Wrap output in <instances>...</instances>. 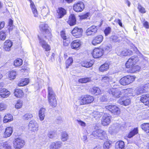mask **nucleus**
Listing matches in <instances>:
<instances>
[{
    "label": "nucleus",
    "instance_id": "obj_1",
    "mask_svg": "<svg viewBox=\"0 0 149 149\" xmlns=\"http://www.w3.org/2000/svg\"><path fill=\"white\" fill-rule=\"evenodd\" d=\"M40 29L42 30L43 33L41 34L40 36H38L39 40V44L45 51L48 52L50 50V46L45 41L44 39L48 37H50L51 36L50 31L48 25L44 23H41L39 26Z\"/></svg>",
    "mask_w": 149,
    "mask_h": 149
},
{
    "label": "nucleus",
    "instance_id": "obj_2",
    "mask_svg": "<svg viewBox=\"0 0 149 149\" xmlns=\"http://www.w3.org/2000/svg\"><path fill=\"white\" fill-rule=\"evenodd\" d=\"M135 76L127 75L121 78L120 80V83L123 85H126L132 83L135 81Z\"/></svg>",
    "mask_w": 149,
    "mask_h": 149
},
{
    "label": "nucleus",
    "instance_id": "obj_3",
    "mask_svg": "<svg viewBox=\"0 0 149 149\" xmlns=\"http://www.w3.org/2000/svg\"><path fill=\"white\" fill-rule=\"evenodd\" d=\"M94 100L93 96L86 95L81 97L80 100L81 105H86L91 104Z\"/></svg>",
    "mask_w": 149,
    "mask_h": 149
},
{
    "label": "nucleus",
    "instance_id": "obj_4",
    "mask_svg": "<svg viewBox=\"0 0 149 149\" xmlns=\"http://www.w3.org/2000/svg\"><path fill=\"white\" fill-rule=\"evenodd\" d=\"M139 61V58L137 56H132L127 61L125 64V66L127 68H133Z\"/></svg>",
    "mask_w": 149,
    "mask_h": 149
},
{
    "label": "nucleus",
    "instance_id": "obj_5",
    "mask_svg": "<svg viewBox=\"0 0 149 149\" xmlns=\"http://www.w3.org/2000/svg\"><path fill=\"white\" fill-rule=\"evenodd\" d=\"M105 108L114 115H118L120 113V109L116 105L112 104L106 106Z\"/></svg>",
    "mask_w": 149,
    "mask_h": 149
},
{
    "label": "nucleus",
    "instance_id": "obj_6",
    "mask_svg": "<svg viewBox=\"0 0 149 149\" xmlns=\"http://www.w3.org/2000/svg\"><path fill=\"white\" fill-rule=\"evenodd\" d=\"M124 91V90L120 91L118 88H113L109 89L108 92L109 94H111L114 97L118 98L122 95Z\"/></svg>",
    "mask_w": 149,
    "mask_h": 149
},
{
    "label": "nucleus",
    "instance_id": "obj_7",
    "mask_svg": "<svg viewBox=\"0 0 149 149\" xmlns=\"http://www.w3.org/2000/svg\"><path fill=\"white\" fill-rule=\"evenodd\" d=\"M148 84H146L144 85H142L138 87L134 91V93H132L134 95H139L141 93H143L147 91V89Z\"/></svg>",
    "mask_w": 149,
    "mask_h": 149
},
{
    "label": "nucleus",
    "instance_id": "obj_8",
    "mask_svg": "<svg viewBox=\"0 0 149 149\" xmlns=\"http://www.w3.org/2000/svg\"><path fill=\"white\" fill-rule=\"evenodd\" d=\"M14 147L16 148L21 149L23 148L25 144L24 141L22 139L17 138L14 142Z\"/></svg>",
    "mask_w": 149,
    "mask_h": 149
},
{
    "label": "nucleus",
    "instance_id": "obj_9",
    "mask_svg": "<svg viewBox=\"0 0 149 149\" xmlns=\"http://www.w3.org/2000/svg\"><path fill=\"white\" fill-rule=\"evenodd\" d=\"M104 53V50L101 48H96L94 49L92 53L93 57L94 58H98L102 56Z\"/></svg>",
    "mask_w": 149,
    "mask_h": 149
},
{
    "label": "nucleus",
    "instance_id": "obj_10",
    "mask_svg": "<svg viewBox=\"0 0 149 149\" xmlns=\"http://www.w3.org/2000/svg\"><path fill=\"white\" fill-rule=\"evenodd\" d=\"M111 116L109 114L104 113L103 115L102 120V125L107 126L110 123Z\"/></svg>",
    "mask_w": 149,
    "mask_h": 149
},
{
    "label": "nucleus",
    "instance_id": "obj_11",
    "mask_svg": "<svg viewBox=\"0 0 149 149\" xmlns=\"http://www.w3.org/2000/svg\"><path fill=\"white\" fill-rule=\"evenodd\" d=\"M29 130L32 132H35L38 130V126L37 123L35 120L30 121L29 124Z\"/></svg>",
    "mask_w": 149,
    "mask_h": 149
},
{
    "label": "nucleus",
    "instance_id": "obj_12",
    "mask_svg": "<svg viewBox=\"0 0 149 149\" xmlns=\"http://www.w3.org/2000/svg\"><path fill=\"white\" fill-rule=\"evenodd\" d=\"M83 30L81 28H79L76 27L72 30V33L76 38H79L81 37L82 34Z\"/></svg>",
    "mask_w": 149,
    "mask_h": 149
},
{
    "label": "nucleus",
    "instance_id": "obj_13",
    "mask_svg": "<svg viewBox=\"0 0 149 149\" xmlns=\"http://www.w3.org/2000/svg\"><path fill=\"white\" fill-rule=\"evenodd\" d=\"M84 8V4L81 2L74 4L73 6V9L77 12L82 11Z\"/></svg>",
    "mask_w": 149,
    "mask_h": 149
},
{
    "label": "nucleus",
    "instance_id": "obj_14",
    "mask_svg": "<svg viewBox=\"0 0 149 149\" xmlns=\"http://www.w3.org/2000/svg\"><path fill=\"white\" fill-rule=\"evenodd\" d=\"M140 101L145 105L149 107V94L143 95L141 97Z\"/></svg>",
    "mask_w": 149,
    "mask_h": 149
},
{
    "label": "nucleus",
    "instance_id": "obj_15",
    "mask_svg": "<svg viewBox=\"0 0 149 149\" xmlns=\"http://www.w3.org/2000/svg\"><path fill=\"white\" fill-rule=\"evenodd\" d=\"M97 31V27L95 26H92L89 28L86 31V33L87 36L93 35Z\"/></svg>",
    "mask_w": 149,
    "mask_h": 149
},
{
    "label": "nucleus",
    "instance_id": "obj_16",
    "mask_svg": "<svg viewBox=\"0 0 149 149\" xmlns=\"http://www.w3.org/2000/svg\"><path fill=\"white\" fill-rule=\"evenodd\" d=\"M62 145V143L60 141H56L51 143L49 146V149H59Z\"/></svg>",
    "mask_w": 149,
    "mask_h": 149
},
{
    "label": "nucleus",
    "instance_id": "obj_17",
    "mask_svg": "<svg viewBox=\"0 0 149 149\" xmlns=\"http://www.w3.org/2000/svg\"><path fill=\"white\" fill-rule=\"evenodd\" d=\"M103 37L102 35H99L95 37L92 41V44L96 45L100 43L102 41Z\"/></svg>",
    "mask_w": 149,
    "mask_h": 149
},
{
    "label": "nucleus",
    "instance_id": "obj_18",
    "mask_svg": "<svg viewBox=\"0 0 149 149\" xmlns=\"http://www.w3.org/2000/svg\"><path fill=\"white\" fill-rule=\"evenodd\" d=\"M10 94V92L5 88H2L0 91V96L3 98L8 97Z\"/></svg>",
    "mask_w": 149,
    "mask_h": 149
},
{
    "label": "nucleus",
    "instance_id": "obj_19",
    "mask_svg": "<svg viewBox=\"0 0 149 149\" xmlns=\"http://www.w3.org/2000/svg\"><path fill=\"white\" fill-rule=\"evenodd\" d=\"M48 98L49 104L52 107H56L57 104L56 96Z\"/></svg>",
    "mask_w": 149,
    "mask_h": 149
},
{
    "label": "nucleus",
    "instance_id": "obj_20",
    "mask_svg": "<svg viewBox=\"0 0 149 149\" xmlns=\"http://www.w3.org/2000/svg\"><path fill=\"white\" fill-rule=\"evenodd\" d=\"M81 42L79 40H75L72 42L71 44V48L74 49H79L81 46Z\"/></svg>",
    "mask_w": 149,
    "mask_h": 149
},
{
    "label": "nucleus",
    "instance_id": "obj_21",
    "mask_svg": "<svg viewBox=\"0 0 149 149\" xmlns=\"http://www.w3.org/2000/svg\"><path fill=\"white\" fill-rule=\"evenodd\" d=\"M57 13L58 14V18H61L65 15L66 11L64 8H60L57 10Z\"/></svg>",
    "mask_w": 149,
    "mask_h": 149
},
{
    "label": "nucleus",
    "instance_id": "obj_22",
    "mask_svg": "<svg viewBox=\"0 0 149 149\" xmlns=\"http://www.w3.org/2000/svg\"><path fill=\"white\" fill-rule=\"evenodd\" d=\"M68 22L71 26H73L76 24V19L74 15L71 14L70 16Z\"/></svg>",
    "mask_w": 149,
    "mask_h": 149
},
{
    "label": "nucleus",
    "instance_id": "obj_23",
    "mask_svg": "<svg viewBox=\"0 0 149 149\" xmlns=\"http://www.w3.org/2000/svg\"><path fill=\"white\" fill-rule=\"evenodd\" d=\"M12 45V42L9 40H7L4 42V48L6 51H8Z\"/></svg>",
    "mask_w": 149,
    "mask_h": 149
},
{
    "label": "nucleus",
    "instance_id": "obj_24",
    "mask_svg": "<svg viewBox=\"0 0 149 149\" xmlns=\"http://www.w3.org/2000/svg\"><path fill=\"white\" fill-rule=\"evenodd\" d=\"M13 132V129L11 127H7L5 130L4 132V137L5 138H7L10 136L11 135Z\"/></svg>",
    "mask_w": 149,
    "mask_h": 149
},
{
    "label": "nucleus",
    "instance_id": "obj_25",
    "mask_svg": "<svg viewBox=\"0 0 149 149\" xmlns=\"http://www.w3.org/2000/svg\"><path fill=\"white\" fill-rule=\"evenodd\" d=\"M30 7L34 17H37L38 16L37 11L35 5L32 1H31Z\"/></svg>",
    "mask_w": 149,
    "mask_h": 149
},
{
    "label": "nucleus",
    "instance_id": "obj_26",
    "mask_svg": "<svg viewBox=\"0 0 149 149\" xmlns=\"http://www.w3.org/2000/svg\"><path fill=\"white\" fill-rule=\"evenodd\" d=\"M124 145L123 141H117L116 144L115 149H124Z\"/></svg>",
    "mask_w": 149,
    "mask_h": 149
},
{
    "label": "nucleus",
    "instance_id": "obj_27",
    "mask_svg": "<svg viewBox=\"0 0 149 149\" xmlns=\"http://www.w3.org/2000/svg\"><path fill=\"white\" fill-rule=\"evenodd\" d=\"M118 103L121 105H123L124 106H126L128 105L130 103V100L128 98L126 100H125L123 98V100H120L118 102Z\"/></svg>",
    "mask_w": 149,
    "mask_h": 149
},
{
    "label": "nucleus",
    "instance_id": "obj_28",
    "mask_svg": "<svg viewBox=\"0 0 149 149\" xmlns=\"http://www.w3.org/2000/svg\"><path fill=\"white\" fill-rule=\"evenodd\" d=\"M13 120L12 115L10 114H7L4 117L3 122L4 123L10 122Z\"/></svg>",
    "mask_w": 149,
    "mask_h": 149
},
{
    "label": "nucleus",
    "instance_id": "obj_29",
    "mask_svg": "<svg viewBox=\"0 0 149 149\" xmlns=\"http://www.w3.org/2000/svg\"><path fill=\"white\" fill-rule=\"evenodd\" d=\"M93 64L92 61L88 62L87 61H84L81 62V65L86 68H90L92 66Z\"/></svg>",
    "mask_w": 149,
    "mask_h": 149
},
{
    "label": "nucleus",
    "instance_id": "obj_30",
    "mask_svg": "<svg viewBox=\"0 0 149 149\" xmlns=\"http://www.w3.org/2000/svg\"><path fill=\"white\" fill-rule=\"evenodd\" d=\"M91 92L93 94H96V95L100 94L101 91L100 89L97 87H93L90 89Z\"/></svg>",
    "mask_w": 149,
    "mask_h": 149
},
{
    "label": "nucleus",
    "instance_id": "obj_31",
    "mask_svg": "<svg viewBox=\"0 0 149 149\" xmlns=\"http://www.w3.org/2000/svg\"><path fill=\"white\" fill-rule=\"evenodd\" d=\"M29 82V80L28 79H23L18 83V85L19 86H23L27 85Z\"/></svg>",
    "mask_w": 149,
    "mask_h": 149
},
{
    "label": "nucleus",
    "instance_id": "obj_32",
    "mask_svg": "<svg viewBox=\"0 0 149 149\" xmlns=\"http://www.w3.org/2000/svg\"><path fill=\"white\" fill-rule=\"evenodd\" d=\"M119 129L120 127L118 125L114 124L109 128V132L111 133V130H112V132H117L119 130Z\"/></svg>",
    "mask_w": 149,
    "mask_h": 149
},
{
    "label": "nucleus",
    "instance_id": "obj_33",
    "mask_svg": "<svg viewBox=\"0 0 149 149\" xmlns=\"http://www.w3.org/2000/svg\"><path fill=\"white\" fill-rule=\"evenodd\" d=\"M14 94L15 96L17 97H21L24 95V93L22 90L19 89L15 90Z\"/></svg>",
    "mask_w": 149,
    "mask_h": 149
},
{
    "label": "nucleus",
    "instance_id": "obj_34",
    "mask_svg": "<svg viewBox=\"0 0 149 149\" xmlns=\"http://www.w3.org/2000/svg\"><path fill=\"white\" fill-rule=\"evenodd\" d=\"M109 67V64L107 63H105L100 66L99 70L100 71L103 72L107 71Z\"/></svg>",
    "mask_w": 149,
    "mask_h": 149
},
{
    "label": "nucleus",
    "instance_id": "obj_35",
    "mask_svg": "<svg viewBox=\"0 0 149 149\" xmlns=\"http://www.w3.org/2000/svg\"><path fill=\"white\" fill-rule=\"evenodd\" d=\"M17 75L16 71L14 70H12L9 72L8 77L10 80L14 79L15 77Z\"/></svg>",
    "mask_w": 149,
    "mask_h": 149
},
{
    "label": "nucleus",
    "instance_id": "obj_36",
    "mask_svg": "<svg viewBox=\"0 0 149 149\" xmlns=\"http://www.w3.org/2000/svg\"><path fill=\"white\" fill-rule=\"evenodd\" d=\"M55 96H56V95L52 87H48V97H51Z\"/></svg>",
    "mask_w": 149,
    "mask_h": 149
},
{
    "label": "nucleus",
    "instance_id": "obj_37",
    "mask_svg": "<svg viewBox=\"0 0 149 149\" xmlns=\"http://www.w3.org/2000/svg\"><path fill=\"white\" fill-rule=\"evenodd\" d=\"M117 54L118 55H120V56H125L130 55V54L127 50L126 49H125L123 50H122L121 52H118Z\"/></svg>",
    "mask_w": 149,
    "mask_h": 149
},
{
    "label": "nucleus",
    "instance_id": "obj_38",
    "mask_svg": "<svg viewBox=\"0 0 149 149\" xmlns=\"http://www.w3.org/2000/svg\"><path fill=\"white\" fill-rule=\"evenodd\" d=\"M138 133V130L137 129V128H134V130L130 132L128 135V137L129 138H131L135 134H136Z\"/></svg>",
    "mask_w": 149,
    "mask_h": 149
},
{
    "label": "nucleus",
    "instance_id": "obj_39",
    "mask_svg": "<svg viewBox=\"0 0 149 149\" xmlns=\"http://www.w3.org/2000/svg\"><path fill=\"white\" fill-rule=\"evenodd\" d=\"M91 81V78L89 77H85L80 79L78 81L79 82L81 83H85L90 82Z\"/></svg>",
    "mask_w": 149,
    "mask_h": 149
},
{
    "label": "nucleus",
    "instance_id": "obj_40",
    "mask_svg": "<svg viewBox=\"0 0 149 149\" xmlns=\"http://www.w3.org/2000/svg\"><path fill=\"white\" fill-rule=\"evenodd\" d=\"M98 130H100L101 132H98V137L100 138V139H103V137H105L106 135V132L101 129H98Z\"/></svg>",
    "mask_w": 149,
    "mask_h": 149
},
{
    "label": "nucleus",
    "instance_id": "obj_41",
    "mask_svg": "<svg viewBox=\"0 0 149 149\" xmlns=\"http://www.w3.org/2000/svg\"><path fill=\"white\" fill-rule=\"evenodd\" d=\"M120 37L115 35L111 36L110 37V39L115 42H119L120 40Z\"/></svg>",
    "mask_w": 149,
    "mask_h": 149
},
{
    "label": "nucleus",
    "instance_id": "obj_42",
    "mask_svg": "<svg viewBox=\"0 0 149 149\" xmlns=\"http://www.w3.org/2000/svg\"><path fill=\"white\" fill-rule=\"evenodd\" d=\"M23 105V101L19 100L17 101V102L15 104V107L17 109L21 108Z\"/></svg>",
    "mask_w": 149,
    "mask_h": 149
},
{
    "label": "nucleus",
    "instance_id": "obj_43",
    "mask_svg": "<svg viewBox=\"0 0 149 149\" xmlns=\"http://www.w3.org/2000/svg\"><path fill=\"white\" fill-rule=\"evenodd\" d=\"M22 63V61L21 59H17L14 61V65L16 67L20 66Z\"/></svg>",
    "mask_w": 149,
    "mask_h": 149
},
{
    "label": "nucleus",
    "instance_id": "obj_44",
    "mask_svg": "<svg viewBox=\"0 0 149 149\" xmlns=\"http://www.w3.org/2000/svg\"><path fill=\"white\" fill-rule=\"evenodd\" d=\"M33 115L31 113H27L25 114L23 117V119L24 120H27L33 117Z\"/></svg>",
    "mask_w": 149,
    "mask_h": 149
},
{
    "label": "nucleus",
    "instance_id": "obj_45",
    "mask_svg": "<svg viewBox=\"0 0 149 149\" xmlns=\"http://www.w3.org/2000/svg\"><path fill=\"white\" fill-rule=\"evenodd\" d=\"M73 61L72 58L71 57H69L67 60H66V64L67 68H68L69 66L72 64Z\"/></svg>",
    "mask_w": 149,
    "mask_h": 149
},
{
    "label": "nucleus",
    "instance_id": "obj_46",
    "mask_svg": "<svg viewBox=\"0 0 149 149\" xmlns=\"http://www.w3.org/2000/svg\"><path fill=\"white\" fill-rule=\"evenodd\" d=\"M111 143L109 141L105 142L103 145L104 149H109L111 147Z\"/></svg>",
    "mask_w": 149,
    "mask_h": 149
},
{
    "label": "nucleus",
    "instance_id": "obj_47",
    "mask_svg": "<svg viewBox=\"0 0 149 149\" xmlns=\"http://www.w3.org/2000/svg\"><path fill=\"white\" fill-rule=\"evenodd\" d=\"M68 138L67 134L65 132H63L61 134V139L62 141H66Z\"/></svg>",
    "mask_w": 149,
    "mask_h": 149
},
{
    "label": "nucleus",
    "instance_id": "obj_48",
    "mask_svg": "<svg viewBox=\"0 0 149 149\" xmlns=\"http://www.w3.org/2000/svg\"><path fill=\"white\" fill-rule=\"evenodd\" d=\"M110 78L108 76L102 75L101 81L102 82H108Z\"/></svg>",
    "mask_w": 149,
    "mask_h": 149
},
{
    "label": "nucleus",
    "instance_id": "obj_49",
    "mask_svg": "<svg viewBox=\"0 0 149 149\" xmlns=\"http://www.w3.org/2000/svg\"><path fill=\"white\" fill-rule=\"evenodd\" d=\"M138 9L139 12L141 13H146V11L145 9L139 4L138 5Z\"/></svg>",
    "mask_w": 149,
    "mask_h": 149
},
{
    "label": "nucleus",
    "instance_id": "obj_50",
    "mask_svg": "<svg viewBox=\"0 0 149 149\" xmlns=\"http://www.w3.org/2000/svg\"><path fill=\"white\" fill-rule=\"evenodd\" d=\"M2 146L4 149H12L10 145L7 142L3 143Z\"/></svg>",
    "mask_w": 149,
    "mask_h": 149
},
{
    "label": "nucleus",
    "instance_id": "obj_51",
    "mask_svg": "<svg viewBox=\"0 0 149 149\" xmlns=\"http://www.w3.org/2000/svg\"><path fill=\"white\" fill-rule=\"evenodd\" d=\"M76 121L79 125L81 127H84L86 126V123L84 121H83L80 120H77Z\"/></svg>",
    "mask_w": 149,
    "mask_h": 149
},
{
    "label": "nucleus",
    "instance_id": "obj_52",
    "mask_svg": "<svg viewBox=\"0 0 149 149\" xmlns=\"http://www.w3.org/2000/svg\"><path fill=\"white\" fill-rule=\"evenodd\" d=\"M111 28L109 27H108L105 29L104 31V34L106 36H107L111 32Z\"/></svg>",
    "mask_w": 149,
    "mask_h": 149
},
{
    "label": "nucleus",
    "instance_id": "obj_53",
    "mask_svg": "<svg viewBox=\"0 0 149 149\" xmlns=\"http://www.w3.org/2000/svg\"><path fill=\"white\" fill-rule=\"evenodd\" d=\"M6 37V34L2 31L0 32V39L2 40H4Z\"/></svg>",
    "mask_w": 149,
    "mask_h": 149
},
{
    "label": "nucleus",
    "instance_id": "obj_54",
    "mask_svg": "<svg viewBox=\"0 0 149 149\" xmlns=\"http://www.w3.org/2000/svg\"><path fill=\"white\" fill-rule=\"evenodd\" d=\"M102 115V113H100L97 112L95 113L93 116L96 119H97L100 118Z\"/></svg>",
    "mask_w": 149,
    "mask_h": 149
},
{
    "label": "nucleus",
    "instance_id": "obj_55",
    "mask_svg": "<svg viewBox=\"0 0 149 149\" xmlns=\"http://www.w3.org/2000/svg\"><path fill=\"white\" fill-rule=\"evenodd\" d=\"M55 133L53 131H49L47 134L48 136L51 139L53 138L54 136Z\"/></svg>",
    "mask_w": 149,
    "mask_h": 149
},
{
    "label": "nucleus",
    "instance_id": "obj_56",
    "mask_svg": "<svg viewBox=\"0 0 149 149\" xmlns=\"http://www.w3.org/2000/svg\"><path fill=\"white\" fill-rule=\"evenodd\" d=\"M112 47L111 45L106 46L104 48V49L107 51V52L111 51L112 50Z\"/></svg>",
    "mask_w": 149,
    "mask_h": 149
},
{
    "label": "nucleus",
    "instance_id": "obj_57",
    "mask_svg": "<svg viewBox=\"0 0 149 149\" xmlns=\"http://www.w3.org/2000/svg\"><path fill=\"white\" fill-rule=\"evenodd\" d=\"M101 132L100 130H96L95 131H94L92 133V135L94 137H98V132Z\"/></svg>",
    "mask_w": 149,
    "mask_h": 149
},
{
    "label": "nucleus",
    "instance_id": "obj_58",
    "mask_svg": "<svg viewBox=\"0 0 149 149\" xmlns=\"http://www.w3.org/2000/svg\"><path fill=\"white\" fill-rule=\"evenodd\" d=\"M6 107L5 104L3 103H0V111H1L5 109Z\"/></svg>",
    "mask_w": 149,
    "mask_h": 149
},
{
    "label": "nucleus",
    "instance_id": "obj_59",
    "mask_svg": "<svg viewBox=\"0 0 149 149\" xmlns=\"http://www.w3.org/2000/svg\"><path fill=\"white\" fill-rule=\"evenodd\" d=\"M45 111L46 109L45 108H42L39 110V114L45 115Z\"/></svg>",
    "mask_w": 149,
    "mask_h": 149
},
{
    "label": "nucleus",
    "instance_id": "obj_60",
    "mask_svg": "<svg viewBox=\"0 0 149 149\" xmlns=\"http://www.w3.org/2000/svg\"><path fill=\"white\" fill-rule=\"evenodd\" d=\"M114 22L116 23H118L119 25L121 27H122V23L121 22V21L118 19H116L114 20Z\"/></svg>",
    "mask_w": 149,
    "mask_h": 149
},
{
    "label": "nucleus",
    "instance_id": "obj_61",
    "mask_svg": "<svg viewBox=\"0 0 149 149\" xmlns=\"http://www.w3.org/2000/svg\"><path fill=\"white\" fill-rule=\"evenodd\" d=\"M140 69V67L138 65H136L135 66H134L133 67V70H134L135 72L139 70Z\"/></svg>",
    "mask_w": 149,
    "mask_h": 149
},
{
    "label": "nucleus",
    "instance_id": "obj_62",
    "mask_svg": "<svg viewBox=\"0 0 149 149\" xmlns=\"http://www.w3.org/2000/svg\"><path fill=\"white\" fill-rule=\"evenodd\" d=\"M89 15L88 13H87L85 14L81 15L80 17V18L81 19H84L87 18L88 17Z\"/></svg>",
    "mask_w": 149,
    "mask_h": 149
},
{
    "label": "nucleus",
    "instance_id": "obj_63",
    "mask_svg": "<svg viewBox=\"0 0 149 149\" xmlns=\"http://www.w3.org/2000/svg\"><path fill=\"white\" fill-rule=\"evenodd\" d=\"M61 37L63 38V40H65L67 39V37L65 35V34L64 32L62 31L61 33Z\"/></svg>",
    "mask_w": 149,
    "mask_h": 149
},
{
    "label": "nucleus",
    "instance_id": "obj_64",
    "mask_svg": "<svg viewBox=\"0 0 149 149\" xmlns=\"http://www.w3.org/2000/svg\"><path fill=\"white\" fill-rule=\"evenodd\" d=\"M38 116L40 119L41 121H42L44 120L45 116V115L39 114Z\"/></svg>",
    "mask_w": 149,
    "mask_h": 149
}]
</instances>
